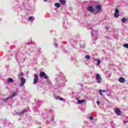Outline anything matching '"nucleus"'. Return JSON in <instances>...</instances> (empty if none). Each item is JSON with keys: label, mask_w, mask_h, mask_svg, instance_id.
<instances>
[{"label": "nucleus", "mask_w": 128, "mask_h": 128, "mask_svg": "<svg viewBox=\"0 0 128 128\" xmlns=\"http://www.w3.org/2000/svg\"><path fill=\"white\" fill-rule=\"evenodd\" d=\"M66 86V76L64 73L60 72L56 74L54 88H64Z\"/></svg>", "instance_id": "obj_1"}, {"label": "nucleus", "mask_w": 128, "mask_h": 128, "mask_svg": "<svg viewBox=\"0 0 128 128\" xmlns=\"http://www.w3.org/2000/svg\"><path fill=\"white\" fill-rule=\"evenodd\" d=\"M107 30H108V28H107Z\"/></svg>", "instance_id": "obj_51"}, {"label": "nucleus", "mask_w": 128, "mask_h": 128, "mask_svg": "<svg viewBox=\"0 0 128 128\" xmlns=\"http://www.w3.org/2000/svg\"><path fill=\"white\" fill-rule=\"evenodd\" d=\"M86 102V100H80V104H82L83 102Z\"/></svg>", "instance_id": "obj_39"}, {"label": "nucleus", "mask_w": 128, "mask_h": 128, "mask_svg": "<svg viewBox=\"0 0 128 128\" xmlns=\"http://www.w3.org/2000/svg\"><path fill=\"white\" fill-rule=\"evenodd\" d=\"M85 58H86V60H90V56L86 55L85 56Z\"/></svg>", "instance_id": "obj_28"}, {"label": "nucleus", "mask_w": 128, "mask_h": 128, "mask_svg": "<svg viewBox=\"0 0 128 128\" xmlns=\"http://www.w3.org/2000/svg\"><path fill=\"white\" fill-rule=\"evenodd\" d=\"M20 81V84L19 85V86L20 88H22V86H24V84H26V80L24 77L21 76Z\"/></svg>", "instance_id": "obj_9"}, {"label": "nucleus", "mask_w": 128, "mask_h": 128, "mask_svg": "<svg viewBox=\"0 0 128 128\" xmlns=\"http://www.w3.org/2000/svg\"><path fill=\"white\" fill-rule=\"evenodd\" d=\"M36 104H37V106H40V104H44V101H41L40 100H38L36 101Z\"/></svg>", "instance_id": "obj_20"}, {"label": "nucleus", "mask_w": 128, "mask_h": 128, "mask_svg": "<svg viewBox=\"0 0 128 128\" xmlns=\"http://www.w3.org/2000/svg\"><path fill=\"white\" fill-rule=\"evenodd\" d=\"M40 78H44V80H46V82H48V84H50V78H48V76L46 75V72L44 71H41L40 73Z\"/></svg>", "instance_id": "obj_4"}, {"label": "nucleus", "mask_w": 128, "mask_h": 128, "mask_svg": "<svg viewBox=\"0 0 128 128\" xmlns=\"http://www.w3.org/2000/svg\"><path fill=\"white\" fill-rule=\"evenodd\" d=\"M97 104L98 106H100V101H97Z\"/></svg>", "instance_id": "obj_42"}, {"label": "nucleus", "mask_w": 128, "mask_h": 128, "mask_svg": "<svg viewBox=\"0 0 128 128\" xmlns=\"http://www.w3.org/2000/svg\"><path fill=\"white\" fill-rule=\"evenodd\" d=\"M102 90H99V94H100L102 96H104V94L102 93Z\"/></svg>", "instance_id": "obj_32"}, {"label": "nucleus", "mask_w": 128, "mask_h": 128, "mask_svg": "<svg viewBox=\"0 0 128 128\" xmlns=\"http://www.w3.org/2000/svg\"><path fill=\"white\" fill-rule=\"evenodd\" d=\"M42 50V48H38V52H40V50Z\"/></svg>", "instance_id": "obj_40"}, {"label": "nucleus", "mask_w": 128, "mask_h": 128, "mask_svg": "<svg viewBox=\"0 0 128 128\" xmlns=\"http://www.w3.org/2000/svg\"><path fill=\"white\" fill-rule=\"evenodd\" d=\"M22 76H24V73H22V72L20 73L18 75L19 76H21L20 78H22Z\"/></svg>", "instance_id": "obj_38"}, {"label": "nucleus", "mask_w": 128, "mask_h": 128, "mask_svg": "<svg viewBox=\"0 0 128 128\" xmlns=\"http://www.w3.org/2000/svg\"><path fill=\"white\" fill-rule=\"evenodd\" d=\"M89 118H90V120H94V116H90L89 117Z\"/></svg>", "instance_id": "obj_34"}, {"label": "nucleus", "mask_w": 128, "mask_h": 128, "mask_svg": "<svg viewBox=\"0 0 128 128\" xmlns=\"http://www.w3.org/2000/svg\"><path fill=\"white\" fill-rule=\"evenodd\" d=\"M54 6L57 8H60V4L58 2H56L54 4Z\"/></svg>", "instance_id": "obj_23"}, {"label": "nucleus", "mask_w": 128, "mask_h": 128, "mask_svg": "<svg viewBox=\"0 0 128 128\" xmlns=\"http://www.w3.org/2000/svg\"><path fill=\"white\" fill-rule=\"evenodd\" d=\"M52 32H54L53 30H51V31L50 32L52 34Z\"/></svg>", "instance_id": "obj_47"}, {"label": "nucleus", "mask_w": 128, "mask_h": 128, "mask_svg": "<svg viewBox=\"0 0 128 128\" xmlns=\"http://www.w3.org/2000/svg\"><path fill=\"white\" fill-rule=\"evenodd\" d=\"M88 12H90L92 14H94V8L92 6H89L87 8Z\"/></svg>", "instance_id": "obj_11"}, {"label": "nucleus", "mask_w": 128, "mask_h": 128, "mask_svg": "<svg viewBox=\"0 0 128 128\" xmlns=\"http://www.w3.org/2000/svg\"><path fill=\"white\" fill-rule=\"evenodd\" d=\"M63 28L65 30H68V22H64L63 23Z\"/></svg>", "instance_id": "obj_13"}, {"label": "nucleus", "mask_w": 128, "mask_h": 128, "mask_svg": "<svg viewBox=\"0 0 128 128\" xmlns=\"http://www.w3.org/2000/svg\"><path fill=\"white\" fill-rule=\"evenodd\" d=\"M96 80L98 84L102 82V76H100V75L98 74H96Z\"/></svg>", "instance_id": "obj_8"}, {"label": "nucleus", "mask_w": 128, "mask_h": 128, "mask_svg": "<svg viewBox=\"0 0 128 128\" xmlns=\"http://www.w3.org/2000/svg\"><path fill=\"white\" fill-rule=\"evenodd\" d=\"M124 124H126V122H128V121H124Z\"/></svg>", "instance_id": "obj_48"}, {"label": "nucleus", "mask_w": 128, "mask_h": 128, "mask_svg": "<svg viewBox=\"0 0 128 128\" xmlns=\"http://www.w3.org/2000/svg\"><path fill=\"white\" fill-rule=\"evenodd\" d=\"M32 50L30 49H28L26 52V54H28V56H30V53L32 52Z\"/></svg>", "instance_id": "obj_24"}, {"label": "nucleus", "mask_w": 128, "mask_h": 128, "mask_svg": "<svg viewBox=\"0 0 128 128\" xmlns=\"http://www.w3.org/2000/svg\"><path fill=\"white\" fill-rule=\"evenodd\" d=\"M44 2H47L48 0H44Z\"/></svg>", "instance_id": "obj_50"}, {"label": "nucleus", "mask_w": 128, "mask_h": 128, "mask_svg": "<svg viewBox=\"0 0 128 128\" xmlns=\"http://www.w3.org/2000/svg\"><path fill=\"white\" fill-rule=\"evenodd\" d=\"M7 82H9L10 84L14 82V79H12V78H9L8 80H7Z\"/></svg>", "instance_id": "obj_21"}, {"label": "nucleus", "mask_w": 128, "mask_h": 128, "mask_svg": "<svg viewBox=\"0 0 128 128\" xmlns=\"http://www.w3.org/2000/svg\"><path fill=\"white\" fill-rule=\"evenodd\" d=\"M95 8L94 12V14H96L102 12V6L100 4L96 6Z\"/></svg>", "instance_id": "obj_6"}, {"label": "nucleus", "mask_w": 128, "mask_h": 128, "mask_svg": "<svg viewBox=\"0 0 128 128\" xmlns=\"http://www.w3.org/2000/svg\"><path fill=\"white\" fill-rule=\"evenodd\" d=\"M30 0H22V2H20L18 0H14V2H18V8H20V10H24L26 12H28V1Z\"/></svg>", "instance_id": "obj_2"}, {"label": "nucleus", "mask_w": 128, "mask_h": 128, "mask_svg": "<svg viewBox=\"0 0 128 128\" xmlns=\"http://www.w3.org/2000/svg\"><path fill=\"white\" fill-rule=\"evenodd\" d=\"M107 96H110V94H107Z\"/></svg>", "instance_id": "obj_49"}, {"label": "nucleus", "mask_w": 128, "mask_h": 128, "mask_svg": "<svg viewBox=\"0 0 128 128\" xmlns=\"http://www.w3.org/2000/svg\"><path fill=\"white\" fill-rule=\"evenodd\" d=\"M118 16H120V12H118V8H116L115 14H114V17L115 18H118Z\"/></svg>", "instance_id": "obj_15"}, {"label": "nucleus", "mask_w": 128, "mask_h": 128, "mask_svg": "<svg viewBox=\"0 0 128 128\" xmlns=\"http://www.w3.org/2000/svg\"><path fill=\"white\" fill-rule=\"evenodd\" d=\"M30 110V108L28 107H26V108L24 109L22 112H16V114L17 116H22V114H24V112H28V110Z\"/></svg>", "instance_id": "obj_7"}, {"label": "nucleus", "mask_w": 128, "mask_h": 128, "mask_svg": "<svg viewBox=\"0 0 128 128\" xmlns=\"http://www.w3.org/2000/svg\"><path fill=\"white\" fill-rule=\"evenodd\" d=\"M59 2H60V4H62V6L66 5V0H59Z\"/></svg>", "instance_id": "obj_22"}, {"label": "nucleus", "mask_w": 128, "mask_h": 128, "mask_svg": "<svg viewBox=\"0 0 128 128\" xmlns=\"http://www.w3.org/2000/svg\"><path fill=\"white\" fill-rule=\"evenodd\" d=\"M60 97L59 96H54V98H55V100H60Z\"/></svg>", "instance_id": "obj_27"}, {"label": "nucleus", "mask_w": 128, "mask_h": 128, "mask_svg": "<svg viewBox=\"0 0 128 128\" xmlns=\"http://www.w3.org/2000/svg\"><path fill=\"white\" fill-rule=\"evenodd\" d=\"M34 102H36V100H34Z\"/></svg>", "instance_id": "obj_52"}, {"label": "nucleus", "mask_w": 128, "mask_h": 128, "mask_svg": "<svg viewBox=\"0 0 128 128\" xmlns=\"http://www.w3.org/2000/svg\"><path fill=\"white\" fill-rule=\"evenodd\" d=\"M34 42H28L26 43L27 44H28V46H30L31 44H34Z\"/></svg>", "instance_id": "obj_31"}, {"label": "nucleus", "mask_w": 128, "mask_h": 128, "mask_svg": "<svg viewBox=\"0 0 128 128\" xmlns=\"http://www.w3.org/2000/svg\"><path fill=\"white\" fill-rule=\"evenodd\" d=\"M63 54H68V51L66 50L65 49L63 50Z\"/></svg>", "instance_id": "obj_30"}, {"label": "nucleus", "mask_w": 128, "mask_h": 128, "mask_svg": "<svg viewBox=\"0 0 128 128\" xmlns=\"http://www.w3.org/2000/svg\"><path fill=\"white\" fill-rule=\"evenodd\" d=\"M76 100H77V104H80V96L77 95L76 97Z\"/></svg>", "instance_id": "obj_18"}, {"label": "nucleus", "mask_w": 128, "mask_h": 128, "mask_svg": "<svg viewBox=\"0 0 128 128\" xmlns=\"http://www.w3.org/2000/svg\"><path fill=\"white\" fill-rule=\"evenodd\" d=\"M99 60L100 59L95 58V59H94V60H95V62H98Z\"/></svg>", "instance_id": "obj_44"}, {"label": "nucleus", "mask_w": 128, "mask_h": 128, "mask_svg": "<svg viewBox=\"0 0 128 128\" xmlns=\"http://www.w3.org/2000/svg\"><path fill=\"white\" fill-rule=\"evenodd\" d=\"M16 94H18V91L14 92H13L12 94H11L8 98H2V102H6L10 100H12V98H14L16 96Z\"/></svg>", "instance_id": "obj_5"}, {"label": "nucleus", "mask_w": 128, "mask_h": 128, "mask_svg": "<svg viewBox=\"0 0 128 128\" xmlns=\"http://www.w3.org/2000/svg\"><path fill=\"white\" fill-rule=\"evenodd\" d=\"M49 114H54V111L52 109L49 110H48Z\"/></svg>", "instance_id": "obj_29"}, {"label": "nucleus", "mask_w": 128, "mask_h": 128, "mask_svg": "<svg viewBox=\"0 0 128 128\" xmlns=\"http://www.w3.org/2000/svg\"><path fill=\"white\" fill-rule=\"evenodd\" d=\"M72 60H73V62L74 61V62H76V60H77L76 57L73 56V57L72 58Z\"/></svg>", "instance_id": "obj_25"}, {"label": "nucleus", "mask_w": 128, "mask_h": 128, "mask_svg": "<svg viewBox=\"0 0 128 128\" xmlns=\"http://www.w3.org/2000/svg\"><path fill=\"white\" fill-rule=\"evenodd\" d=\"M59 100H60L61 102H62L64 100V99L61 97H60V98H59Z\"/></svg>", "instance_id": "obj_37"}, {"label": "nucleus", "mask_w": 128, "mask_h": 128, "mask_svg": "<svg viewBox=\"0 0 128 128\" xmlns=\"http://www.w3.org/2000/svg\"><path fill=\"white\" fill-rule=\"evenodd\" d=\"M14 56L18 64L24 62L26 60L24 55L22 53H20V52H14Z\"/></svg>", "instance_id": "obj_3"}, {"label": "nucleus", "mask_w": 128, "mask_h": 128, "mask_svg": "<svg viewBox=\"0 0 128 128\" xmlns=\"http://www.w3.org/2000/svg\"><path fill=\"white\" fill-rule=\"evenodd\" d=\"M58 44L54 43V46H55V48H58Z\"/></svg>", "instance_id": "obj_45"}, {"label": "nucleus", "mask_w": 128, "mask_h": 128, "mask_svg": "<svg viewBox=\"0 0 128 128\" xmlns=\"http://www.w3.org/2000/svg\"><path fill=\"white\" fill-rule=\"evenodd\" d=\"M54 117H52L50 118V122H54Z\"/></svg>", "instance_id": "obj_36"}, {"label": "nucleus", "mask_w": 128, "mask_h": 128, "mask_svg": "<svg viewBox=\"0 0 128 128\" xmlns=\"http://www.w3.org/2000/svg\"><path fill=\"white\" fill-rule=\"evenodd\" d=\"M114 110L117 116H120L122 114V112H120V110L118 108H116Z\"/></svg>", "instance_id": "obj_14"}, {"label": "nucleus", "mask_w": 128, "mask_h": 128, "mask_svg": "<svg viewBox=\"0 0 128 128\" xmlns=\"http://www.w3.org/2000/svg\"><path fill=\"white\" fill-rule=\"evenodd\" d=\"M102 92H106V90H102L101 91Z\"/></svg>", "instance_id": "obj_46"}, {"label": "nucleus", "mask_w": 128, "mask_h": 128, "mask_svg": "<svg viewBox=\"0 0 128 128\" xmlns=\"http://www.w3.org/2000/svg\"><path fill=\"white\" fill-rule=\"evenodd\" d=\"M54 92H56V94H60V90L58 88H54V86H53Z\"/></svg>", "instance_id": "obj_12"}, {"label": "nucleus", "mask_w": 128, "mask_h": 128, "mask_svg": "<svg viewBox=\"0 0 128 128\" xmlns=\"http://www.w3.org/2000/svg\"><path fill=\"white\" fill-rule=\"evenodd\" d=\"M38 82V75L35 74L34 75V84H36Z\"/></svg>", "instance_id": "obj_10"}, {"label": "nucleus", "mask_w": 128, "mask_h": 128, "mask_svg": "<svg viewBox=\"0 0 128 128\" xmlns=\"http://www.w3.org/2000/svg\"><path fill=\"white\" fill-rule=\"evenodd\" d=\"M73 42H74V44L71 43V44H72V46H74V44H76V42H75L74 41H73Z\"/></svg>", "instance_id": "obj_43"}, {"label": "nucleus", "mask_w": 128, "mask_h": 128, "mask_svg": "<svg viewBox=\"0 0 128 128\" xmlns=\"http://www.w3.org/2000/svg\"><path fill=\"white\" fill-rule=\"evenodd\" d=\"M3 122L5 124V126H3L4 128H6V126H10V122H8V121L6 120H4Z\"/></svg>", "instance_id": "obj_16"}, {"label": "nucleus", "mask_w": 128, "mask_h": 128, "mask_svg": "<svg viewBox=\"0 0 128 128\" xmlns=\"http://www.w3.org/2000/svg\"><path fill=\"white\" fill-rule=\"evenodd\" d=\"M98 62H97V66H100V60H98V61H97Z\"/></svg>", "instance_id": "obj_35"}, {"label": "nucleus", "mask_w": 128, "mask_h": 128, "mask_svg": "<svg viewBox=\"0 0 128 128\" xmlns=\"http://www.w3.org/2000/svg\"><path fill=\"white\" fill-rule=\"evenodd\" d=\"M124 48H128V44H126L124 45Z\"/></svg>", "instance_id": "obj_33"}, {"label": "nucleus", "mask_w": 128, "mask_h": 128, "mask_svg": "<svg viewBox=\"0 0 128 128\" xmlns=\"http://www.w3.org/2000/svg\"><path fill=\"white\" fill-rule=\"evenodd\" d=\"M118 82H121V84H124V82H126V79L122 77H120L118 79Z\"/></svg>", "instance_id": "obj_17"}, {"label": "nucleus", "mask_w": 128, "mask_h": 128, "mask_svg": "<svg viewBox=\"0 0 128 128\" xmlns=\"http://www.w3.org/2000/svg\"><path fill=\"white\" fill-rule=\"evenodd\" d=\"M128 20V19L126 18H123L122 20V22H124V23H126V21Z\"/></svg>", "instance_id": "obj_26"}, {"label": "nucleus", "mask_w": 128, "mask_h": 128, "mask_svg": "<svg viewBox=\"0 0 128 128\" xmlns=\"http://www.w3.org/2000/svg\"><path fill=\"white\" fill-rule=\"evenodd\" d=\"M28 22H32L34 20V17L31 16L28 18Z\"/></svg>", "instance_id": "obj_19"}, {"label": "nucleus", "mask_w": 128, "mask_h": 128, "mask_svg": "<svg viewBox=\"0 0 128 128\" xmlns=\"http://www.w3.org/2000/svg\"><path fill=\"white\" fill-rule=\"evenodd\" d=\"M80 17H79V18H76V20H78V22H80Z\"/></svg>", "instance_id": "obj_41"}]
</instances>
